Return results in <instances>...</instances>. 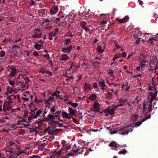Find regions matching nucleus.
Wrapping results in <instances>:
<instances>
[{"label": "nucleus", "mask_w": 158, "mask_h": 158, "mask_svg": "<svg viewBox=\"0 0 158 158\" xmlns=\"http://www.w3.org/2000/svg\"><path fill=\"white\" fill-rule=\"evenodd\" d=\"M9 84L11 85H14L15 83L14 82L11 81H9Z\"/></svg>", "instance_id": "obj_61"}, {"label": "nucleus", "mask_w": 158, "mask_h": 158, "mask_svg": "<svg viewBox=\"0 0 158 158\" xmlns=\"http://www.w3.org/2000/svg\"><path fill=\"white\" fill-rule=\"evenodd\" d=\"M10 21L11 22H15V18L14 17H11V18H10Z\"/></svg>", "instance_id": "obj_54"}, {"label": "nucleus", "mask_w": 158, "mask_h": 158, "mask_svg": "<svg viewBox=\"0 0 158 158\" xmlns=\"http://www.w3.org/2000/svg\"><path fill=\"white\" fill-rule=\"evenodd\" d=\"M81 26L83 28L87 25V23L85 21L81 22L80 23Z\"/></svg>", "instance_id": "obj_38"}, {"label": "nucleus", "mask_w": 158, "mask_h": 158, "mask_svg": "<svg viewBox=\"0 0 158 158\" xmlns=\"http://www.w3.org/2000/svg\"><path fill=\"white\" fill-rule=\"evenodd\" d=\"M56 35V32L52 31L49 34V36H55Z\"/></svg>", "instance_id": "obj_39"}, {"label": "nucleus", "mask_w": 158, "mask_h": 158, "mask_svg": "<svg viewBox=\"0 0 158 158\" xmlns=\"http://www.w3.org/2000/svg\"><path fill=\"white\" fill-rule=\"evenodd\" d=\"M6 106H5V103H4L3 105V110L5 112H6Z\"/></svg>", "instance_id": "obj_50"}, {"label": "nucleus", "mask_w": 158, "mask_h": 158, "mask_svg": "<svg viewBox=\"0 0 158 158\" xmlns=\"http://www.w3.org/2000/svg\"><path fill=\"white\" fill-rule=\"evenodd\" d=\"M54 98L53 97H51L48 98V100L45 99H44V101L46 103H49V102L52 101V102L54 101Z\"/></svg>", "instance_id": "obj_23"}, {"label": "nucleus", "mask_w": 158, "mask_h": 158, "mask_svg": "<svg viewBox=\"0 0 158 158\" xmlns=\"http://www.w3.org/2000/svg\"><path fill=\"white\" fill-rule=\"evenodd\" d=\"M33 54L34 56H37L39 55L38 53L37 52H36V51H34L33 52Z\"/></svg>", "instance_id": "obj_55"}, {"label": "nucleus", "mask_w": 158, "mask_h": 158, "mask_svg": "<svg viewBox=\"0 0 158 158\" xmlns=\"http://www.w3.org/2000/svg\"><path fill=\"white\" fill-rule=\"evenodd\" d=\"M34 47L35 49L37 50H39L41 48L42 46L41 45H40L37 43L35 44Z\"/></svg>", "instance_id": "obj_28"}, {"label": "nucleus", "mask_w": 158, "mask_h": 158, "mask_svg": "<svg viewBox=\"0 0 158 158\" xmlns=\"http://www.w3.org/2000/svg\"><path fill=\"white\" fill-rule=\"evenodd\" d=\"M70 40L69 39H67L66 40L65 42V45H69L70 43Z\"/></svg>", "instance_id": "obj_46"}, {"label": "nucleus", "mask_w": 158, "mask_h": 158, "mask_svg": "<svg viewBox=\"0 0 158 158\" xmlns=\"http://www.w3.org/2000/svg\"><path fill=\"white\" fill-rule=\"evenodd\" d=\"M7 98L8 99V101L7 102H10L11 103L12 102V99L10 98V96Z\"/></svg>", "instance_id": "obj_53"}, {"label": "nucleus", "mask_w": 158, "mask_h": 158, "mask_svg": "<svg viewBox=\"0 0 158 158\" xmlns=\"http://www.w3.org/2000/svg\"><path fill=\"white\" fill-rule=\"evenodd\" d=\"M31 112L33 113V114H34V118L36 119L37 118L38 116L41 113L42 110H38L36 112L35 114V112H34V111H33L32 110H31Z\"/></svg>", "instance_id": "obj_15"}, {"label": "nucleus", "mask_w": 158, "mask_h": 158, "mask_svg": "<svg viewBox=\"0 0 158 158\" xmlns=\"http://www.w3.org/2000/svg\"><path fill=\"white\" fill-rule=\"evenodd\" d=\"M72 46L70 45L69 47H67L66 48H64L62 49V51L65 53H69V52L72 50Z\"/></svg>", "instance_id": "obj_13"}, {"label": "nucleus", "mask_w": 158, "mask_h": 158, "mask_svg": "<svg viewBox=\"0 0 158 158\" xmlns=\"http://www.w3.org/2000/svg\"><path fill=\"white\" fill-rule=\"evenodd\" d=\"M128 83L126 84H123L122 86V88L123 90L127 91L130 88V87L128 85Z\"/></svg>", "instance_id": "obj_21"}, {"label": "nucleus", "mask_w": 158, "mask_h": 158, "mask_svg": "<svg viewBox=\"0 0 158 158\" xmlns=\"http://www.w3.org/2000/svg\"><path fill=\"white\" fill-rule=\"evenodd\" d=\"M148 90H149L155 91V92L154 93H153V92H151L149 94H150L151 93H152L153 94H155L156 92L157 93V91L156 90L155 87L154 85L149 86V87H148Z\"/></svg>", "instance_id": "obj_26"}, {"label": "nucleus", "mask_w": 158, "mask_h": 158, "mask_svg": "<svg viewBox=\"0 0 158 158\" xmlns=\"http://www.w3.org/2000/svg\"><path fill=\"white\" fill-rule=\"evenodd\" d=\"M135 101H130L128 102H127V104L130 107H131L132 106H133L135 104Z\"/></svg>", "instance_id": "obj_33"}, {"label": "nucleus", "mask_w": 158, "mask_h": 158, "mask_svg": "<svg viewBox=\"0 0 158 158\" xmlns=\"http://www.w3.org/2000/svg\"><path fill=\"white\" fill-rule=\"evenodd\" d=\"M146 62H148L147 60H143L141 63L140 64V66L142 71H143L145 70L146 67L148 66V65L146 64Z\"/></svg>", "instance_id": "obj_11"}, {"label": "nucleus", "mask_w": 158, "mask_h": 158, "mask_svg": "<svg viewBox=\"0 0 158 158\" xmlns=\"http://www.w3.org/2000/svg\"><path fill=\"white\" fill-rule=\"evenodd\" d=\"M45 73H46L49 75L50 76H52V73L48 70H46Z\"/></svg>", "instance_id": "obj_49"}, {"label": "nucleus", "mask_w": 158, "mask_h": 158, "mask_svg": "<svg viewBox=\"0 0 158 158\" xmlns=\"http://www.w3.org/2000/svg\"><path fill=\"white\" fill-rule=\"evenodd\" d=\"M112 95L113 94L112 93H108L106 94V96L108 98H111L112 97Z\"/></svg>", "instance_id": "obj_41"}, {"label": "nucleus", "mask_w": 158, "mask_h": 158, "mask_svg": "<svg viewBox=\"0 0 158 158\" xmlns=\"http://www.w3.org/2000/svg\"><path fill=\"white\" fill-rule=\"evenodd\" d=\"M86 145L85 142L80 141V154H83V152H85L84 153V155H86V153L87 152V149L85 148Z\"/></svg>", "instance_id": "obj_2"}, {"label": "nucleus", "mask_w": 158, "mask_h": 158, "mask_svg": "<svg viewBox=\"0 0 158 158\" xmlns=\"http://www.w3.org/2000/svg\"><path fill=\"white\" fill-rule=\"evenodd\" d=\"M84 89L86 90H89L92 89V88L90 85V84L88 83L85 82L84 84Z\"/></svg>", "instance_id": "obj_20"}, {"label": "nucleus", "mask_w": 158, "mask_h": 158, "mask_svg": "<svg viewBox=\"0 0 158 158\" xmlns=\"http://www.w3.org/2000/svg\"><path fill=\"white\" fill-rule=\"evenodd\" d=\"M41 122L40 121H37L36 122H35L34 123V124H35V125H33L32 126L33 129L35 131V133H38L39 131L40 130V126L41 125Z\"/></svg>", "instance_id": "obj_5"}, {"label": "nucleus", "mask_w": 158, "mask_h": 158, "mask_svg": "<svg viewBox=\"0 0 158 158\" xmlns=\"http://www.w3.org/2000/svg\"><path fill=\"white\" fill-rule=\"evenodd\" d=\"M58 8L56 6H54L52 7L50 10V13L52 15L56 13L58 11Z\"/></svg>", "instance_id": "obj_12"}, {"label": "nucleus", "mask_w": 158, "mask_h": 158, "mask_svg": "<svg viewBox=\"0 0 158 158\" xmlns=\"http://www.w3.org/2000/svg\"><path fill=\"white\" fill-rule=\"evenodd\" d=\"M88 11H84L81 13V19H87V15H88Z\"/></svg>", "instance_id": "obj_17"}, {"label": "nucleus", "mask_w": 158, "mask_h": 158, "mask_svg": "<svg viewBox=\"0 0 158 158\" xmlns=\"http://www.w3.org/2000/svg\"><path fill=\"white\" fill-rule=\"evenodd\" d=\"M5 52L4 51H0V57H3L5 55Z\"/></svg>", "instance_id": "obj_44"}, {"label": "nucleus", "mask_w": 158, "mask_h": 158, "mask_svg": "<svg viewBox=\"0 0 158 158\" xmlns=\"http://www.w3.org/2000/svg\"><path fill=\"white\" fill-rule=\"evenodd\" d=\"M121 56V55L119 53H117L116 54L114 57L113 58V60L114 61L116 59L120 58Z\"/></svg>", "instance_id": "obj_30"}, {"label": "nucleus", "mask_w": 158, "mask_h": 158, "mask_svg": "<svg viewBox=\"0 0 158 158\" xmlns=\"http://www.w3.org/2000/svg\"><path fill=\"white\" fill-rule=\"evenodd\" d=\"M122 56L123 57H125L126 56L127 54L125 52H123L122 54Z\"/></svg>", "instance_id": "obj_62"}, {"label": "nucleus", "mask_w": 158, "mask_h": 158, "mask_svg": "<svg viewBox=\"0 0 158 158\" xmlns=\"http://www.w3.org/2000/svg\"><path fill=\"white\" fill-rule=\"evenodd\" d=\"M18 84H20L22 86V89H23L24 87L25 86V85H23V83L21 81H19L18 82Z\"/></svg>", "instance_id": "obj_57"}, {"label": "nucleus", "mask_w": 158, "mask_h": 158, "mask_svg": "<svg viewBox=\"0 0 158 158\" xmlns=\"http://www.w3.org/2000/svg\"><path fill=\"white\" fill-rule=\"evenodd\" d=\"M118 131H120L118 133L120 135H127L130 131L127 130L126 127H122L118 128L117 129Z\"/></svg>", "instance_id": "obj_3"}, {"label": "nucleus", "mask_w": 158, "mask_h": 158, "mask_svg": "<svg viewBox=\"0 0 158 158\" xmlns=\"http://www.w3.org/2000/svg\"><path fill=\"white\" fill-rule=\"evenodd\" d=\"M89 27V25L87 26V27L85 28L84 30L87 32L89 31L90 30Z\"/></svg>", "instance_id": "obj_51"}, {"label": "nucleus", "mask_w": 158, "mask_h": 158, "mask_svg": "<svg viewBox=\"0 0 158 158\" xmlns=\"http://www.w3.org/2000/svg\"><path fill=\"white\" fill-rule=\"evenodd\" d=\"M103 129L102 127H101L99 129H89L88 131H93V132H97L99 131L100 132L101 131V130H102Z\"/></svg>", "instance_id": "obj_31"}, {"label": "nucleus", "mask_w": 158, "mask_h": 158, "mask_svg": "<svg viewBox=\"0 0 158 158\" xmlns=\"http://www.w3.org/2000/svg\"><path fill=\"white\" fill-rule=\"evenodd\" d=\"M59 116V115H56L54 114V115L49 114L48 115V119L49 120H55L56 119V118H57V117Z\"/></svg>", "instance_id": "obj_19"}, {"label": "nucleus", "mask_w": 158, "mask_h": 158, "mask_svg": "<svg viewBox=\"0 0 158 158\" xmlns=\"http://www.w3.org/2000/svg\"><path fill=\"white\" fill-rule=\"evenodd\" d=\"M138 117V116L137 115L135 114H133L132 115V119L134 122H135L137 120Z\"/></svg>", "instance_id": "obj_32"}, {"label": "nucleus", "mask_w": 158, "mask_h": 158, "mask_svg": "<svg viewBox=\"0 0 158 158\" xmlns=\"http://www.w3.org/2000/svg\"><path fill=\"white\" fill-rule=\"evenodd\" d=\"M109 146L112 147L113 149L116 150V148L118 147V145L117 143L113 141L111 142L109 145Z\"/></svg>", "instance_id": "obj_18"}, {"label": "nucleus", "mask_w": 158, "mask_h": 158, "mask_svg": "<svg viewBox=\"0 0 158 158\" xmlns=\"http://www.w3.org/2000/svg\"><path fill=\"white\" fill-rule=\"evenodd\" d=\"M46 71V70L45 68L43 67L40 70L39 72L42 74H44L45 73Z\"/></svg>", "instance_id": "obj_36"}, {"label": "nucleus", "mask_w": 158, "mask_h": 158, "mask_svg": "<svg viewBox=\"0 0 158 158\" xmlns=\"http://www.w3.org/2000/svg\"><path fill=\"white\" fill-rule=\"evenodd\" d=\"M79 150V148H78V149H76L75 148H73L72 150H71L69 153H68L67 155L69 156H70L72 155L75 156V155L74 153H75V154L77 155V152Z\"/></svg>", "instance_id": "obj_10"}, {"label": "nucleus", "mask_w": 158, "mask_h": 158, "mask_svg": "<svg viewBox=\"0 0 158 158\" xmlns=\"http://www.w3.org/2000/svg\"><path fill=\"white\" fill-rule=\"evenodd\" d=\"M93 88L95 89V88H97V83L96 82L94 83L93 85Z\"/></svg>", "instance_id": "obj_63"}, {"label": "nucleus", "mask_w": 158, "mask_h": 158, "mask_svg": "<svg viewBox=\"0 0 158 158\" xmlns=\"http://www.w3.org/2000/svg\"><path fill=\"white\" fill-rule=\"evenodd\" d=\"M117 133V131H113L110 132V134L111 135L116 134Z\"/></svg>", "instance_id": "obj_64"}, {"label": "nucleus", "mask_w": 158, "mask_h": 158, "mask_svg": "<svg viewBox=\"0 0 158 158\" xmlns=\"http://www.w3.org/2000/svg\"><path fill=\"white\" fill-rule=\"evenodd\" d=\"M151 116L150 115L147 116L143 118L142 121L139 122H136L135 123V125L134 126H133V127H139L140 126L142 123L143 122L145 121L147 119H149L150 118Z\"/></svg>", "instance_id": "obj_7"}, {"label": "nucleus", "mask_w": 158, "mask_h": 158, "mask_svg": "<svg viewBox=\"0 0 158 158\" xmlns=\"http://www.w3.org/2000/svg\"><path fill=\"white\" fill-rule=\"evenodd\" d=\"M71 105L74 107H76L78 106V104L76 103H71Z\"/></svg>", "instance_id": "obj_48"}, {"label": "nucleus", "mask_w": 158, "mask_h": 158, "mask_svg": "<svg viewBox=\"0 0 158 158\" xmlns=\"http://www.w3.org/2000/svg\"><path fill=\"white\" fill-rule=\"evenodd\" d=\"M55 107L53 106V108H51V112H54L55 111Z\"/></svg>", "instance_id": "obj_58"}, {"label": "nucleus", "mask_w": 158, "mask_h": 158, "mask_svg": "<svg viewBox=\"0 0 158 158\" xmlns=\"http://www.w3.org/2000/svg\"><path fill=\"white\" fill-rule=\"evenodd\" d=\"M97 97V96L96 94H93L89 97V98L92 101L94 100Z\"/></svg>", "instance_id": "obj_27"}, {"label": "nucleus", "mask_w": 158, "mask_h": 158, "mask_svg": "<svg viewBox=\"0 0 158 158\" xmlns=\"http://www.w3.org/2000/svg\"><path fill=\"white\" fill-rule=\"evenodd\" d=\"M129 18L128 15H126L124 18L118 20V21L120 23H123L126 22L129 19Z\"/></svg>", "instance_id": "obj_16"}, {"label": "nucleus", "mask_w": 158, "mask_h": 158, "mask_svg": "<svg viewBox=\"0 0 158 158\" xmlns=\"http://www.w3.org/2000/svg\"><path fill=\"white\" fill-rule=\"evenodd\" d=\"M93 107L94 109H96L95 110H94V111L99 112L100 105L97 101H95L94 102L93 105Z\"/></svg>", "instance_id": "obj_9"}, {"label": "nucleus", "mask_w": 158, "mask_h": 158, "mask_svg": "<svg viewBox=\"0 0 158 158\" xmlns=\"http://www.w3.org/2000/svg\"><path fill=\"white\" fill-rule=\"evenodd\" d=\"M97 51L99 54L102 53L103 52L101 46H98L97 47Z\"/></svg>", "instance_id": "obj_29"}, {"label": "nucleus", "mask_w": 158, "mask_h": 158, "mask_svg": "<svg viewBox=\"0 0 158 158\" xmlns=\"http://www.w3.org/2000/svg\"><path fill=\"white\" fill-rule=\"evenodd\" d=\"M98 85L100 89L102 90H104L105 89L106 87V85L105 84V82L104 81H99L98 82Z\"/></svg>", "instance_id": "obj_8"}, {"label": "nucleus", "mask_w": 158, "mask_h": 158, "mask_svg": "<svg viewBox=\"0 0 158 158\" xmlns=\"http://www.w3.org/2000/svg\"><path fill=\"white\" fill-rule=\"evenodd\" d=\"M117 108V106H115L112 108H108L104 110L105 113H108L109 114L112 115H113L116 109Z\"/></svg>", "instance_id": "obj_6"}, {"label": "nucleus", "mask_w": 158, "mask_h": 158, "mask_svg": "<svg viewBox=\"0 0 158 158\" xmlns=\"http://www.w3.org/2000/svg\"><path fill=\"white\" fill-rule=\"evenodd\" d=\"M49 56V54H47L44 55L43 56L44 58H46L47 60H48L50 58V57Z\"/></svg>", "instance_id": "obj_40"}, {"label": "nucleus", "mask_w": 158, "mask_h": 158, "mask_svg": "<svg viewBox=\"0 0 158 158\" xmlns=\"http://www.w3.org/2000/svg\"><path fill=\"white\" fill-rule=\"evenodd\" d=\"M157 95V92L155 94L151 93L150 94H149L148 97V101L150 104L148 106V111L151 112L154 109H156L157 108L156 105V100L155 98Z\"/></svg>", "instance_id": "obj_1"}, {"label": "nucleus", "mask_w": 158, "mask_h": 158, "mask_svg": "<svg viewBox=\"0 0 158 158\" xmlns=\"http://www.w3.org/2000/svg\"><path fill=\"white\" fill-rule=\"evenodd\" d=\"M113 72V70H111L110 72H108V73L110 74V76L114 77Z\"/></svg>", "instance_id": "obj_52"}, {"label": "nucleus", "mask_w": 158, "mask_h": 158, "mask_svg": "<svg viewBox=\"0 0 158 158\" xmlns=\"http://www.w3.org/2000/svg\"><path fill=\"white\" fill-rule=\"evenodd\" d=\"M8 70L10 72L9 75V77H14L17 73L16 69L15 67L12 66H10Z\"/></svg>", "instance_id": "obj_4"}, {"label": "nucleus", "mask_w": 158, "mask_h": 158, "mask_svg": "<svg viewBox=\"0 0 158 158\" xmlns=\"http://www.w3.org/2000/svg\"><path fill=\"white\" fill-rule=\"evenodd\" d=\"M40 29H36L34 30V32L35 33V34L32 35L34 38H38V37L37 35V32H40Z\"/></svg>", "instance_id": "obj_25"}, {"label": "nucleus", "mask_w": 158, "mask_h": 158, "mask_svg": "<svg viewBox=\"0 0 158 158\" xmlns=\"http://www.w3.org/2000/svg\"><path fill=\"white\" fill-rule=\"evenodd\" d=\"M4 103H5V106L6 107H11V103L10 102H4Z\"/></svg>", "instance_id": "obj_42"}, {"label": "nucleus", "mask_w": 158, "mask_h": 158, "mask_svg": "<svg viewBox=\"0 0 158 158\" xmlns=\"http://www.w3.org/2000/svg\"><path fill=\"white\" fill-rule=\"evenodd\" d=\"M79 67V65H78V64L77 65L76 64V63L75 62H73L72 63L71 66V68H75L74 70H77L78 69V67Z\"/></svg>", "instance_id": "obj_24"}, {"label": "nucleus", "mask_w": 158, "mask_h": 158, "mask_svg": "<svg viewBox=\"0 0 158 158\" xmlns=\"http://www.w3.org/2000/svg\"><path fill=\"white\" fill-rule=\"evenodd\" d=\"M69 113L70 114V115H72H72H74V111L72 108L70 107H69Z\"/></svg>", "instance_id": "obj_34"}, {"label": "nucleus", "mask_w": 158, "mask_h": 158, "mask_svg": "<svg viewBox=\"0 0 158 158\" xmlns=\"http://www.w3.org/2000/svg\"><path fill=\"white\" fill-rule=\"evenodd\" d=\"M140 39H137L135 42V43L136 44H139L140 43Z\"/></svg>", "instance_id": "obj_56"}, {"label": "nucleus", "mask_w": 158, "mask_h": 158, "mask_svg": "<svg viewBox=\"0 0 158 158\" xmlns=\"http://www.w3.org/2000/svg\"><path fill=\"white\" fill-rule=\"evenodd\" d=\"M22 122V121L21 120H19L17 121V123H15L16 125H19L21 124V123Z\"/></svg>", "instance_id": "obj_60"}, {"label": "nucleus", "mask_w": 158, "mask_h": 158, "mask_svg": "<svg viewBox=\"0 0 158 158\" xmlns=\"http://www.w3.org/2000/svg\"><path fill=\"white\" fill-rule=\"evenodd\" d=\"M34 114H31L29 116V117H28V119L29 121L31 120V119H32L33 118H34Z\"/></svg>", "instance_id": "obj_47"}, {"label": "nucleus", "mask_w": 158, "mask_h": 158, "mask_svg": "<svg viewBox=\"0 0 158 158\" xmlns=\"http://www.w3.org/2000/svg\"><path fill=\"white\" fill-rule=\"evenodd\" d=\"M127 152V151L125 149H123L118 152V153L119 154H125Z\"/></svg>", "instance_id": "obj_35"}, {"label": "nucleus", "mask_w": 158, "mask_h": 158, "mask_svg": "<svg viewBox=\"0 0 158 158\" xmlns=\"http://www.w3.org/2000/svg\"><path fill=\"white\" fill-rule=\"evenodd\" d=\"M60 92L59 91H57L54 92L52 94L51 93H49V94H50L51 95H52L53 96H56L58 97V95L57 94H58V95H59Z\"/></svg>", "instance_id": "obj_37"}, {"label": "nucleus", "mask_w": 158, "mask_h": 158, "mask_svg": "<svg viewBox=\"0 0 158 158\" xmlns=\"http://www.w3.org/2000/svg\"><path fill=\"white\" fill-rule=\"evenodd\" d=\"M63 149H61L60 151H58L56 153V154L58 155V156H59L61 154V152L62 151Z\"/></svg>", "instance_id": "obj_59"}, {"label": "nucleus", "mask_w": 158, "mask_h": 158, "mask_svg": "<svg viewBox=\"0 0 158 158\" xmlns=\"http://www.w3.org/2000/svg\"><path fill=\"white\" fill-rule=\"evenodd\" d=\"M28 116V111L27 110H25L24 111V114L23 116L25 118Z\"/></svg>", "instance_id": "obj_43"}, {"label": "nucleus", "mask_w": 158, "mask_h": 158, "mask_svg": "<svg viewBox=\"0 0 158 158\" xmlns=\"http://www.w3.org/2000/svg\"><path fill=\"white\" fill-rule=\"evenodd\" d=\"M69 59V57L66 54H64L61 55L60 57L61 60L66 61Z\"/></svg>", "instance_id": "obj_22"}, {"label": "nucleus", "mask_w": 158, "mask_h": 158, "mask_svg": "<svg viewBox=\"0 0 158 158\" xmlns=\"http://www.w3.org/2000/svg\"><path fill=\"white\" fill-rule=\"evenodd\" d=\"M62 115L63 118H66L68 119H69L71 118L72 116L69 114H68L67 112L63 111L62 113Z\"/></svg>", "instance_id": "obj_14"}, {"label": "nucleus", "mask_w": 158, "mask_h": 158, "mask_svg": "<svg viewBox=\"0 0 158 158\" xmlns=\"http://www.w3.org/2000/svg\"><path fill=\"white\" fill-rule=\"evenodd\" d=\"M73 77L72 76H70L69 77H67V78L65 79V81H69L70 80L73 79Z\"/></svg>", "instance_id": "obj_45"}]
</instances>
